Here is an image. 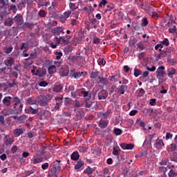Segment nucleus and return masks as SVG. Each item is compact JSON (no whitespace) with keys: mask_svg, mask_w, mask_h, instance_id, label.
<instances>
[{"mask_svg":"<svg viewBox=\"0 0 177 177\" xmlns=\"http://www.w3.org/2000/svg\"><path fill=\"white\" fill-rule=\"evenodd\" d=\"M53 99V95L47 93L45 95L41 96L39 103L40 106H48V102H50Z\"/></svg>","mask_w":177,"mask_h":177,"instance_id":"obj_3","label":"nucleus"},{"mask_svg":"<svg viewBox=\"0 0 177 177\" xmlns=\"http://www.w3.org/2000/svg\"><path fill=\"white\" fill-rule=\"evenodd\" d=\"M133 144H126V150H132L133 149Z\"/></svg>","mask_w":177,"mask_h":177,"instance_id":"obj_58","label":"nucleus"},{"mask_svg":"<svg viewBox=\"0 0 177 177\" xmlns=\"http://www.w3.org/2000/svg\"><path fill=\"white\" fill-rule=\"evenodd\" d=\"M120 75H112L110 77V81L112 82H117L118 81V79L120 78Z\"/></svg>","mask_w":177,"mask_h":177,"instance_id":"obj_36","label":"nucleus"},{"mask_svg":"<svg viewBox=\"0 0 177 177\" xmlns=\"http://www.w3.org/2000/svg\"><path fill=\"white\" fill-rule=\"evenodd\" d=\"M77 63H80V64H84V63H86V62H85V57L78 56Z\"/></svg>","mask_w":177,"mask_h":177,"instance_id":"obj_39","label":"nucleus"},{"mask_svg":"<svg viewBox=\"0 0 177 177\" xmlns=\"http://www.w3.org/2000/svg\"><path fill=\"white\" fill-rule=\"evenodd\" d=\"M173 136H174V135H172V133H167L165 139H166V140H169V139H172Z\"/></svg>","mask_w":177,"mask_h":177,"instance_id":"obj_62","label":"nucleus"},{"mask_svg":"<svg viewBox=\"0 0 177 177\" xmlns=\"http://www.w3.org/2000/svg\"><path fill=\"white\" fill-rule=\"evenodd\" d=\"M34 27V24H30L28 22H25L23 25L22 28H32Z\"/></svg>","mask_w":177,"mask_h":177,"instance_id":"obj_37","label":"nucleus"},{"mask_svg":"<svg viewBox=\"0 0 177 177\" xmlns=\"http://www.w3.org/2000/svg\"><path fill=\"white\" fill-rule=\"evenodd\" d=\"M54 31L55 32V34H60V32H62L63 34H64V32H63V28L62 27H57L54 28Z\"/></svg>","mask_w":177,"mask_h":177,"instance_id":"obj_41","label":"nucleus"},{"mask_svg":"<svg viewBox=\"0 0 177 177\" xmlns=\"http://www.w3.org/2000/svg\"><path fill=\"white\" fill-rule=\"evenodd\" d=\"M142 75V71H140L138 68H135L134 69V76L135 77H139V75Z\"/></svg>","mask_w":177,"mask_h":177,"instance_id":"obj_45","label":"nucleus"},{"mask_svg":"<svg viewBox=\"0 0 177 177\" xmlns=\"http://www.w3.org/2000/svg\"><path fill=\"white\" fill-rule=\"evenodd\" d=\"M9 6V2L5 0H0V9H6Z\"/></svg>","mask_w":177,"mask_h":177,"instance_id":"obj_20","label":"nucleus"},{"mask_svg":"<svg viewBox=\"0 0 177 177\" xmlns=\"http://www.w3.org/2000/svg\"><path fill=\"white\" fill-rule=\"evenodd\" d=\"M85 115V113L82 111H80L76 114V120H82V118Z\"/></svg>","mask_w":177,"mask_h":177,"instance_id":"obj_30","label":"nucleus"},{"mask_svg":"<svg viewBox=\"0 0 177 177\" xmlns=\"http://www.w3.org/2000/svg\"><path fill=\"white\" fill-rule=\"evenodd\" d=\"M98 125L100 128H101L102 129H104V128H106L107 125H109V121L100 120Z\"/></svg>","mask_w":177,"mask_h":177,"instance_id":"obj_18","label":"nucleus"},{"mask_svg":"<svg viewBox=\"0 0 177 177\" xmlns=\"http://www.w3.org/2000/svg\"><path fill=\"white\" fill-rule=\"evenodd\" d=\"M171 50L169 49H167L165 50L162 51L158 55V59H161V57H168L167 60H169L171 59Z\"/></svg>","mask_w":177,"mask_h":177,"instance_id":"obj_4","label":"nucleus"},{"mask_svg":"<svg viewBox=\"0 0 177 177\" xmlns=\"http://www.w3.org/2000/svg\"><path fill=\"white\" fill-rule=\"evenodd\" d=\"M85 106L87 107V109H90V107H92V103L89 102V100H85Z\"/></svg>","mask_w":177,"mask_h":177,"instance_id":"obj_64","label":"nucleus"},{"mask_svg":"<svg viewBox=\"0 0 177 177\" xmlns=\"http://www.w3.org/2000/svg\"><path fill=\"white\" fill-rule=\"evenodd\" d=\"M58 5H59V1H57V0H54L52 2V6H53V9H55V8H57Z\"/></svg>","mask_w":177,"mask_h":177,"instance_id":"obj_63","label":"nucleus"},{"mask_svg":"<svg viewBox=\"0 0 177 177\" xmlns=\"http://www.w3.org/2000/svg\"><path fill=\"white\" fill-rule=\"evenodd\" d=\"M28 104H37V100L32 98H28L27 100Z\"/></svg>","mask_w":177,"mask_h":177,"instance_id":"obj_47","label":"nucleus"},{"mask_svg":"<svg viewBox=\"0 0 177 177\" xmlns=\"http://www.w3.org/2000/svg\"><path fill=\"white\" fill-rule=\"evenodd\" d=\"M81 93L82 95H83L84 97H86V100H91V99L92 98V93H91L90 91H82Z\"/></svg>","mask_w":177,"mask_h":177,"instance_id":"obj_16","label":"nucleus"},{"mask_svg":"<svg viewBox=\"0 0 177 177\" xmlns=\"http://www.w3.org/2000/svg\"><path fill=\"white\" fill-rule=\"evenodd\" d=\"M26 120H27V116L26 115H22L17 118V121H19L21 124L24 122Z\"/></svg>","mask_w":177,"mask_h":177,"instance_id":"obj_38","label":"nucleus"},{"mask_svg":"<svg viewBox=\"0 0 177 177\" xmlns=\"http://www.w3.org/2000/svg\"><path fill=\"white\" fill-rule=\"evenodd\" d=\"M39 86L45 88V86H48V82L45 81H41L39 83Z\"/></svg>","mask_w":177,"mask_h":177,"instance_id":"obj_61","label":"nucleus"},{"mask_svg":"<svg viewBox=\"0 0 177 177\" xmlns=\"http://www.w3.org/2000/svg\"><path fill=\"white\" fill-rule=\"evenodd\" d=\"M176 69H175L174 68H171L168 73V77H169L170 78H172L174 74H176Z\"/></svg>","mask_w":177,"mask_h":177,"instance_id":"obj_35","label":"nucleus"},{"mask_svg":"<svg viewBox=\"0 0 177 177\" xmlns=\"http://www.w3.org/2000/svg\"><path fill=\"white\" fill-rule=\"evenodd\" d=\"M13 102V109L15 111V114H21V111H23L24 104L21 103L20 98L19 97H14Z\"/></svg>","mask_w":177,"mask_h":177,"instance_id":"obj_1","label":"nucleus"},{"mask_svg":"<svg viewBox=\"0 0 177 177\" xmlns=\"http://www.w3.org/2000/svg\"><path fill=\"white\" fill-rule=\"evenodd\" d=\"M38 15L40 17H46V12H45L44 10H41Z\"/></svg>","mask_w":177,"mask_h":177,"instance_id":"obj_50","label":"nucleus"},{"mask_svg":"<svg viewBox=\"0 0 177 177\" xmlns=\"http://www.w3.org/2000/svg\"><path fill=\"white\" fill-rule=\"evenodd\" d=\"M62 162L61 160H55L53 162V167L50 169L51 175H54L55 176H57L56 174L60 171L62 169V165H60Z\"/></svg>","mask_w":177,"mask_h":177,"instance_id":"obj_2","label":"nucleus"},{"mask_svg":"<svg viewBox=\"0 0 177 177\" xmlns=\"http://www.w3.org/2000/svg\"><path fill=\"white\" fill-rule=\"evenodd\" d=\"M97 62L99 66H104V64H106V60H104V59L99 58Z\"/></svg>","mask_w":177,"mask_h":177,"instance_id":"obj_49","label":"nucleus"},{"mask_svg":"<svg viewBox=\"0 0 177 177\" xmlns=\"http://www.w3.org/2000/svg\"><path fill=\"white\" fill-rule=\"evenodd\" d=\"M23 133H24V131L22 129H15L14 130V135H15V136H20V135H23Z\"/></svg>","mask_w":177,"mask_h":177,"instance_id":"obj_27","label":"nucleus"},{"mask_svg":"<svg viewBox=\"0 0 177 177\" xmlns=\"http://www.w3.org/2000/svg\"><path fill=\"white\" fill-rule=\"evenodd\" d=\"M176 144L175 143H172L170 145V149H171V151H176Z\"/></svg>","mask_w":177,"mask_h":177,"instance_id":"obj_57","label":"nucleus"},{"mask_svg":"<svg viewBox=\"0 0 177 177\" xmlns=\"http://www.w3.org/2000/svg\"><path fill=\"white\" fill-rule=\"evenodd\" d=\"M71 160H73V161H77L80 158V153L78 151H75L71 154Z\"/></svg>","mask_w":177,"mask_h":177,"instance_id":"obj_25","label":"nucleus"},{"mask_svg":"<svg viewBox=\"0 0 177 177\" xmlns=\"http://www.w3.org/2000/svg\"><path fill=\"white\" fill-rule=\"evenodd\" d=\"M85 163L81 160L77 161L76 165L75 166V169H80L82 167H84Z\"/></svg>","mask_w":177,"mask_h":177,"instance_id":"obj_31","label":"nucleus"},{"mask_svg":"<svg viewBox=\"0 0 177 177\" xmlns=\"http://www.w3.org/2000/svg\"><path fill=\"white\" fill-rule=\"evenodd\" d=\"M14 142H15V140H13V138L8 137V136L5 137V140H4L5 146H12Z\"/></svg>","mask_w":177,"mask_h":177,"instance_id":"obj_12","label":"nucleus"},{"mask_svg":"<svg viewBox=\"0 0 177 177\" xmlns=\"http://www.w3.org/2000/svg\"><path fill=\"white\" fill-rule=\"evenodd\" d=\"M49 74H55L56 73V66L51 65L48 68Z\"/></svg>","mask_w":177,"mask_h":177,"instance_id":"obj_29","label":"nucleus"},{"mask_svg":"<svg viewBox=\"0 0 177 177\" xmlns=\"http://www.w3.org/2000/svg\"><path fill=\"white\" fill-rule=\"evenodd\" d=\"M12 100L13 97L10 96H6L3 99L2 104L4 107H10L12 106Z\"/></svg>","mask_w":177,"mask_h":177,"instance_id":"obj_5","label":"nucleus"},{"mask_svg":"<svg viewBox=\"0 0 177 177\" xmlns=\"http://www.w3.org/2000/svg\"><path fill=\"white\" fill-rule=\"evenodd\" d=\"M55 55H57V60H60V59H62V57L63 56V53H62L61 52H56Z\"/></svg>","mask_w":177,"mask_h":177,"instance_id":"obj_59","label":"nucleus"},{"mask_svg":"<svg viewBox=\"0 0 177 177\" xmlns=\"http://www.w3.org/2000/svg\"><path fill=\"white\" fill-rule=\"evenodd\" d=\"M14 20L18 26H22V24H24V19L23 18V16L20 14H17L15 17Z\"/></svg>","mask_w":177,"mask_h":177,"instance_id":"obj_7","label":"nucleus"},{"mask_svg":"<svg viewBox=\"0 0 177 177\" xmlns=\"http://www.w3.org/2000/svg\"><path fill=\"white\" fill-rule=\"evenodd\" d=\"M63 90V85L60 83H57L55 84L53 91V92H55L56 93H59V92H62Z\"/></svg>","mask_w":177,"mask_h":177,"instance_id":"obj_11","label":"nucleus"},{"mask_svg":"<svg viewBox=\"0 0 177 177\" xmlns=\"http://www.w3.org/2000/svg\"><path fill=\"white\" fill-rule=\"evenodd\" d=\"M137 48L140 49V50H145L146 49V44L142 41H140L137 44Z\"/></svg>","mask_w":177,"mask_h":177,"instance_id":"obj_28","label":"nucleus"},{"mask_svg":"<svg viewBox=\"0 0 177 177\" xmlns=\"http://www.w3.org/2000/svg\"><path fill=\"white\" fill-rule=\"evenodd\" d=\"M42 161H44V158H36L35 156L33 158V164H39Z\"/></svg>","mask_w":177,"mask_h":177,"instance_id":"obj_34","label":"nucleus"},{"mask_svg":"<svg viewBox=\"0 0 177 177\" xmlns=\"http://www.w3.org/2000/svg\"><path fill=\"white\" fill-rule=\"evenodd\" d=\"M69 8H70V9H71V10L73 12H74V10H75V9H77L75 3H69Z\"/></svg>","mask_w":177,"mask_h":177,"instance_id":"obj_52","label":"nucleus"},{"mask_svg":"<svg viewBox=\"0 0 177 177\" xmlns=\"http://www.w3.org/2000/svg\"><path fill=\"white\" fill-rule=\"evenodd\" d=\"M57 39V44H60V42H63L64 45H68V40H66L64 37H61L59 39L58 37H55Z\"/></svg>","mask_w":177,"mask_h":177,"instance_id":"obj_19","label":"nucleus"},{"mask_svg":"<svg viewBox=\"0 0 177 177\" xmlns=\"http://www.w3.org/2000/svg\"><path fill=\"white\" fill-rule=\"evenodd\" d=\"M96 23H97V19H91V26H93V28H97V25H96Z\"/></svg>","mask_w":177,"mask_h":177,"instance_id":"obj_40","label":"nucleus"},{"mask_svg":"<svg viewBox=\"0 0 177 177\" xmlns=\"http://www.w3.org/2000/svg\"><path fill=\"white\" fill-rule=\"evenodd\" d=\"M169 177H176L177 176V173L174 171V169H171L168 173Z\"/></svg>","mask_w":177,"mask_h":177,"instance_id":"obj_43","label":"nucleus"},{"mask_svg":"<svg viewBox=\"0 0 177 177\" xmlns=\"http://www.w3.org/2000/svg\"><path fill=\"white\" fill-rule=\"evenodd\" d=\"M26 114H38V109H35L32 106H30L25 109Z\"/></svg>","mask_w":177,"mask_h":177,"instance_id":"obj_13","label":"nucleus"},{"mask_svg":"<svg viewBox=\"0 0 177 177\" xmlns=\"http://www.w3.org/2000/svg\"><path fill=\"white\" fill-rule=\"evenodd\" d=\"M62 103H63L62 101H61V102H57L55 104V106L53 108V111H57V110H59V109H60V106H62Z\"/></svg>","mask_w":177,"mask_h":177,"instance_id":"obj_42","label":"nucleus"},{"mask_svg":"<svg viewBox=\"0 0 177 177\" xmlns=\"http://www.w3.org/2000/svg\"><path fill=\"white\" fill-rule=\"evenodd\" d=\"M162 45H164L165 46H169V40L168 39L165 38L162 41H161Z\"/></svg>","mask_w":177,"mask_h":177,"instance_id":"obj_51","label":"nucleus"},{"mask_svg":"<svg viewBox=\"0 0 177 177\" xmlns=\"http://www.w3.org/2000/svg\"><path fill=\"white\" fill-rule=\"evenodd\" d=\"M142 113L146 115H149L151 117V115H153V113H154V109L150 108H145L142 111Z\"/></svg>","mask_w":177,"mask_h":177,"instance_id":"obj_14","label":"nucleus"},{"mask_svg":"<svg viewBox=\"0 0 177 177\" xmlns=\"http://www.w3.org/2000/svg\"><path fill=\"white\" fill-rule=\"evenodd\" d=\"M93 172H95V169L89 166L84 171V174H87V175H92Z\"/></svg>","mask_w":177,"mask_h":177,"instance_id":"obj_24","label":"nucleus"},{"mask_svg":"<svg viewBox=\"0 0 177 177\" xmlns=\"http://www.w3.org/2000/svg\"><path fill=\"white\" fill-rule=\"evenodd\" d=\"M99 71H94L91 72L90 77L93 78V80H96V78H99Z\"/></svg>","mask_w":177,"mask_h":177,"instance_id":"obj_32","label":"nucleus"},{"mask_svg":"<svg viewBox=\"0 0 177 177\" xmlns=\"http://www.w3.org/2000/svg\"><path fill=\"white\" fill-rule=\"evenodd\" d=\"M166 26H167V27H169V28L175 27L176 26V22H175V18H174V17H171Z\"/></svg>","mask_w":177,"mask_h":177,"instance_id":"obj_17","label":"nucleus"},{"mask_svg":"<svg viewBox=\"0 0 177 177\" xmlns=\"http://www.w3.org/2000/svg\"><path fill=\"white\" fill-rule=\"evenodd\" d=\"M168 162H169V159L168 158H163L159 164L160 165H167Z\"/></svg>","mask_w":177,"mask_h":177,"instance_id":"obj_33","label":"nucleus"},{"mask_svg":"<svg viewBox=\"0 0 177 177\" xmlns=\"http://www.w3.org/2000/svg\"><path fill=\"white\" fill-rule=\"evenodd\" d=\"M13 19L8 17V19H6L4 21V26H6L7 27H12L13 26Z\"/></svg>","mask_w":177,"mask_h":177,"instance_id":"obj_22","label":"nucleus"},{"mask_svg":"<svg viewBox=\"0 0 177 177\" xmlns=\"http://www.w3.org/2000/svg\"><path fill=\"white\" fill-rule=\"evenodd\" d=\"M147 24H149V21H147V18H143L142 19V23H141L142 27H146Z\"/></svg>","mask_w":177,"mask_h":177,"instance_id":"obj_46","label":"nucleus"},{"mask_svg":"<svg viewBox=\"0 0 177 177\" xmlns=\"http://www.w3.org/2000/svg\"><path fill=\"white\" fill-rule=\"evenodd\" d=\"M107 3V1L102 0L99 3V8H103V6H106V4Z\"/></svg>","mask_w":177,"mask_h":177,"instance_id":"obj_56","label":"nucleus"},{"mask_svg":"<svg viewBox=\"0 0 177 177\" xmlns=\"http://www.w3.org/2000/svg\"><path fill=\"white\" fill-rule=\"evenodd\" d=\"M64 52L65 55H68L69 53H71V52H73V46H66L64 49Z\"/></svg>","mask_w":177,"mask_h":177,"instance_id":"obj_26","label":"nucleus"},{"mask_svg":"<svg viewBox=\"0 0 177 177\" xmlns=\"http://www.w3.org/2000/svg\"><path fill=\"white\" fill-rule=\"evenodd\" d=\"M156 145H158V146H165V145H164V141H162V140H157Z\"/></svg>","mask_w":177,"mask_h":177,"instance_id":"obj_60","label":"nucleus"},{"mask_svg":"<svg viewBox=\"0 0 177 177\" xmlns=\"http://www.w3.org/2000/svg\"><path fill=\"white\" fill-rule=\"evenodd\" d=\"M60 73L62 77H67L69 73L68 66H64L63 68H62L60 70Z\"/></svg>","mask_w":177,"mask_h":177,"instance_id":"obj_15","label":"nucleus"},{"mask_svg":"<svg viewBox=\"0 0 177 177\" xmlns=\"http://www.w3.org/2000/svg\"><path fill=\"white\" fill-rule=\"evenodd\" d=\"M128 89V86L125 85H122L120 87V88L118 91V93H120V95H124L125 93V91Z\"/></svg>","mask_w":177,"mask_h":177,"instance_id":"obj_23","label":"nucleus"},{"mask_svg":"<svg viewBox=\"0 0 177 177\" xmlns=\"http://www.w3.org/2000/svg\"><path fill=\"white\" fill-rule=\"evenodd\" d=\"M107 96H109L107 90H102L98 93L99 100H104L105 99H107Z\"/></svg>","mask_w":177,"mask_h":177,"instance_id":"obj_6","label":"nucleus"},{"mask_svg":"<svg viewBox=\"0 0 177 177\" xmlns=\"http://www.w3.org/2000/svg\"><path fill=\"white\" fill-rule=\"evenodd\" d=\"M100 81V84H101V85H109V79H107V77H98Z\"/></svg>","mask_w":177,"mask_h":177,"instance_id":"obj_21","label":"nucleus"},{"mask_svg":"<svg viewBox=\"0 0 177 177\" xmlns=\"http://www.w3.org/2000/svg\"><path fill=\"white\" fill-rule=\"evenodd\" d=\"M17 85V83L16 82V80H14L12 81V83H8L9 88H15Z\"/></svg>","mask_w":177,"mask_h":177,"instance_id":"obj_54","label":"nucleus"},{"mask_svg":"<svg viewBox=\"0 0 177 177\" xmlns=\"http://www.w3.org/2000/svg\"><path fill=\"white\" fill-rule=\"evenodd\" d=\"M10 10H12L13 13H16L17 12V8L15 5H11L10 6Z\"/></svg>","mask_w":177,"mask_h":177,"instance_id":"obj_55","label":"nucleus"},{"mask_svg":"<svg viewBox=\"0 0 177 177\" xmlns=\"http://www.w3.org/2000/svg\"><path fill=\"white\" fill-rule=\"evenodd\" d=\"M4 64L8 67V70H10L12 68V66L15 64V59L13 57H8V59H6L4 61Z\"/></svg>","mask_w":177,"mask_h":177,"instance_id":"obj_8","label":"nucleus"},{"mask_svg":"<svg viewBox=\"0 0 177 177\" xmlns=\"http://www.w3.org/2000/svg\"><path fill=\"white\" fill-rule=\"evenodd\" d=\"M164 70H165V67H164V66H161L157 69V78H162V77H164V74H165Z\"/></svg>","mask_w":177,"mask_h":177,"instance_id":"obj_9","label":"nucleus"},{"mask_svg":"<svg viewBox=\"0 0 177 177\" xmlns=\"http://www.w3.org/2000/svg\"><path fill=\"white\" fill-rule=\"evenodd\" d=\"M18 77H19V73H17V72L12 71V72L10 74V78H17Z\"/></svg>","mask_w":177,"mask_h":177,"instance_id":"obj_48","label":"nucleus"},{"mask_svg":"<svg viewBox=\"0 0 177 177\" xmlns=\"http://www.w3.org/2000/svg\"><path fill=\"white\" fill-rule=\"evenodd\" d=\"M169 32H170L171 34H175V32H176V26L170 28L169 29Z\"/></svg>","mask_w":177,"mask_h":177,"instance_id":"obj_53","label":"nucleus"},{"mask_svg":"<svg viewBox=\"0 0 177 177\" xmlns=\"http://www.w3.org/2000/svg\"><path fill=\"white\" fill-rule=\"evenodd\" d=\"M113 133H115L117 136L122 135V130L120 129H114L113 130Z\"/></svg>","mask_w":177,"mask_h":177,"instance_id":"obj_44","label":"nucleus"},{"mask_svg":"<svg viewBox=\"0 0 177 177\" xmlns=\"http://www.w3.org/2000/svg\"><path fill=\"white\" fill-rule=\"evenodd\" d=\"M71 75L75 78V80H78L81 78V77H85V75H86V72H74Z\"/></svg>","mask_w":177,"mask_h":177,"instance_id":"obj_10","label":"nucleus"}]
</instances>
